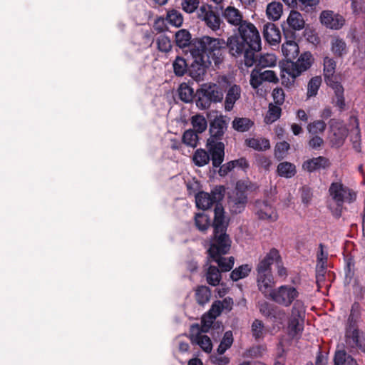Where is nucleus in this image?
I'll list each match as a JSON object with an SVG mask.
<instances>
[{"mask_svg": "<svg viewBox=\"0 0 365 365\" xmlns=\"http://www.w3.org/2000/svg\"><path fill=\"white\" fill-rule=\"evenodd\" d=\"M192 47L190 76L196 81H200L203 80V76L212 62L216 66L222 63L227 44L223 38L203 36L195 38Z\"/></svg>", "mask_w": 365, "mask_h": 365, "instance_id": "obj_1", "label": "nucleus"}, {"mask_svg": "<svg viewBox=\"0 0 365 365\" xmlns=\"http://www.w3.org/2000/svg\"><path fill=\"white\" fill-rule=\"evenodd\" d=\"M239 34H234L226 41L227 49L235 57L244 56V63L251 67L256 62L255 52L261 49V38L256 27L245 22L238 27Z\"/></svg>", "mask_w": 365, "mask_h": 365, "instance_id": "obj_2", "label": "nucleus"}, {"mask_svg": "<svg viewBox=\"0 0 365 365\" xmlns=\"http://www.w3.org/2000/svg\"><path fill=\"white\" fill-rule=\"evenodd\" d=\"M230 219L225 216L223 207L218 205L214 209L213 237L207 250L208 257L225 255L231 247L232 241L227 234Z\"/></svg>", "mask_w": 365, "mask_h": 365, "instance_id": "obj_3", "label": "nucleus"}, {"mask_svg": "<svg viewBox=\"0 0 365 365\" xmlns=\"http://www.w3.org/2000/svg\"><path fill=\"white\" fill-rule=\"evenodd\" d=\"M313 63L314 58L309 51L302 53L297 61H285L282 66V71L288 74V76L291 77V79L286 78L284 75H282V84L288 87L293 85L296 78L309 69Z\"/></svg>", "mask_w": 365, "mask_h": 365, "instance_id": "obj_4", "label": "nucleus"}, {"mask_svg": "<svg viewBox=\"0 0 365 365\" xmlns=\"http://www.w3.org/2000/svg\"><path fill=\"white\" fill-rule=\"evenodd\" d=\"M196 106L200 109H207L212 103L222 101L224 93L221 88L215 83H204L197 90Z\"/></svg>", "mask_w": 365, "mask_h": 365, "instance_id": "obj_5", "label": "nucleus"}, {"mask_svg": "<svg viewBox=\"0 0 365 365\" xmlns=\"http://www.w3.org/2000/svg\"><path fill=\"white\" fill-rule=\"evenodd\" d=\"M225 192V189L222 185L215 186L210 193L199 192L195 195L196 206L203 210L210 208L214 204H215V209L218 205L223 207L220 202L224 198Z\"/></svg>", "mask_w": 365, "mask_h": 365, "instance_id": "obj_6", "label": "nucleus"}, {"mask_svg": "<svg viewBox=\"0 0 365 365\" xmlns=\"http://www.w3.org/2000/svg\"><path fill=\"white\" fill-rule=\"evenodd\" d=\"M299 294L295 287L291 285H282L274 289L269 293L268 298L279 305L287 307L297 301Z\"/></svg>", "mask_w": 365, "mask_h": 365, "instance_id": "obj_7", "label": "nucleus"}, {"mask_svg": "<svg viewBox=\"0 0 365 365\" xmlns=\"http://www.w3.org/2000/svg\"><path fill=\"white\" fill-rule=\"evenodd\" d=\"M304 313V304L302 301L297 300L292 306L291 317L288 323V334L292 339L300 335L303 331L302 317Z\"/></svg>", "mask_w": 365, "mask_h": 365, "instance_id": "obj_8", "label": "nucleus"}, {"mask_svg": "<svg viewBox=\"0 0 365 365\" xmlns=\"http://www.w3.org/2000/svg\"><path fill=\"white\" fill-rule=\"evenodd\" d=\"M329 192L336 203H352L356 200L357 194L353 190L344 186L342 183L334 182L330 185Z\"/></svg>", "mask_w": 365, "mask_h": 365, "instance_id": "obj_9", "label": "nucleus"}, {"mask_svg": "<svg viewBox=\"0 0 365 365\" xmlns=\"http://www.w3.org/2000/svg\"><path fill=\"white\" fill-rule=\"evenodd\" d=\"M361 341V333H360L356 324V319L352 307L345 331L346 346L351 349H359Z\"/></svg>", "mask_w": 365, "mask_h": 365, "instance_id": "obj_10", "label": "nucleus"}, {"mask_svg": "<svg viewBox=\"0 0 365 365\" xmlns=\"http://www.w3.org/2000/svg\"><path fill=\"white\" fill-rule=\"evenodd\" d=\"M328 123L330 131L329 140L331 147L340 148L345 141L348 130L341 123L335 118L330 119Z\"/></svg>", "mask_w": 365, "mask_h": 365, "instance_id": "obj_11", "label": "nucleus"}, {"mask_svg": "<svg viewBox=\"0 0 365 365\" xmlns=\"http://www.w3.org/2000/svg\"><path fill=\"white\" fill-rule=\"evenodd\" d=\"M284 35L286 41L282 46V52L284 56L286 61H294L299 53L298 44L294 41L295 33L283 29Z\"/></svg>", "mask_w": 365, "mask_h": 365, "instance_id": "obj_12", "label": "nucleus"}, {"mask_svg": "<svg viewBox=\"0 0 365 365\" xmlns=\"http://www.w3.org/2000/svg\"><path fill=\"white\" fill-rule=\"evenodd\" d=\"M228 123L225 115L216 116L210 123L209 128L210 138L214 142H222L223 136L227 129Z\"/></svg>", "mask_w": 365, "mask_h": 365, "instance_id": "obj_13", "label": "nucleus"}, {"mask_svg": "<svg viewBox=\"0 0 365 365\" xmlns=\"http://www.w3.org/2000/svg\"><path fill=\"white\" fill-rule=\"evenodd\" d=\"M321 24L332 30H339L345 24V19L341 14L331 10H324L319 15Z\"/></svg>", "mask_w": 365, "mask_h": 365, "instance_id": "obj_14", "label": "nucleus"}, {"mask_svg": "<svg viewBox=\"0 0 365 365\" xmlns=\"http://www.w3.org/2000/svg\"><path fill=\"white\" fill-rule=\"evenodd\" d=\"M264 81L277 83L278 78L275 72L271 70L262 71V68L252 71L250 83L253 88H257Z\"/></svg>", "mask_w": 365, "mask_h": 365, "instance_id": "obj_15", "label": "nucleus"}, {"mask_svg": "<svg viewBox=\"0 0 365 365\" xmlns=\"http://www.w3.org/2000/svg\"><path fill=\"white\" fill-rule=\"evenodd\" d=\"M206 146L213 168L220 167L225 158V146L224 143L214 142L212 140H207Z\"/></svg>", "mask_w": 365, "mask_h": 365, "instance_id": "obj_16", "label": "nucleus"}, {"mask_svg": "<svg viewBox=\"0 0 365 365\" xmlns=\"http://www.w3.org/2000/svg\"><path fill=\"white\" fill-rule=\"evenodd\" d=\"M199 324H193L190 327V338L192 344H196L206 353H210L212 349V341L209 336L202 334Z\"/></svg>", "mask_w": 365, "mask_h": 365, "instance_id": "obj_17", "label": "nucleus"}, {"mask_svg": "<svg viewBox=\"0 0 365 365\" xmlns=\"http://www.w3.org/2000/svg\"><path fill=\"white\" fill-rule=\"evenodd\" d=\"M254 211L259 220L274 222L278 218L275 209L267 200H257L255 202Z\"/></svg>", "mask_w": 365, "mask_h": 365, "instance_id": "obj_18", "label": "nucleus"}, {"mask_svg": "<svg viewBox=\"0 0 365 365\" xmlns=\"http://www.w3.org/2000/svg\"><path fill=\"white\" fill-rule=\"evenodd\" d=\"M282 261L279 252L276 248H272L267 255L259 260L256 267L257 274L272 273L271 266L274 262Z\"/></svg>", "mask_w": 365, "mask_h": 365, "instance_id": "obj_19", "label": "nucleus"}, {"mask_svg": "<svg viewBox=\"0 0 365 365\" xmlns=\"http://www.w3.org/2000/svg\"><path fill=\"white\" fill-rule=\"evenodd\" d=\"M195 38H192L191 34L187 29H180L175 34V45L187 54L189 51L192 57V49Z\"/></svg>", "mask_w": 365, "mask_h": 365, "instance_id": "obj_20", "label": "nucleus"}, {"mask_svg": "<svg viewBox=\"0 0 365 365\" xmlns=\"http://www.w3.org/2000/svg\"><path fill=\"white\" fill-rule=\"evenodd\" d=\"M257 284L262 294L268 298L275 284L272 273L257 274Z\"/></svg>", "mask_w": 365, "mask_h": 365, "instance_id": "obj_21", "label": "nucleus"}, {"mask_svg": "<svg viewBox=\"0 0 365 365\" xmlns=\"http://www.w3.org/2000/svg\"><path fill=\"white\" fill-rule=\"evenodd\" d=\"M331 166L330 160L324 156H319L307 160L302 164L303 170L308 173H314L319 170H325Z\"/></svg>", "mask_w": 365, "mask_h": 365, "instance_id": "obj_22", "label": "nucleus"}, {"mask_svg": "<svg viewBox=\"0 0 365 365\" xmlns=\"http://www.w3.org/2000/svg\"><path fill=\"white\" fill-rule=\"evenodd\" d=\"M336 68V63L333 58L327 56L324 58V77L327 85L329 86L339 83L335 76Z\"/></svg>", "mask_w": 365, "mask_h": 365, "instance_id": "obj_23", "label": "nucleus"}, {"mask_svg": "<svg viewBox=\"0 0 365 365\" xmlns=\"http://www.w3.org/2000/svg\"><path fill=\"white\" fill-rule=\"evenodd\" d=\"M200 11L202 20L210 29L215 31L220 29L222 21L219 14L210 9L207 10L205 6L200 8Z\"/></svg>", "mask_w": 365, "mask_h": 365, "instance_id": "obj_24", "label": "nucleus"}, {"mask_svg": "<svg viewBox=\"0 0 365 365\" xmlns=\"http://www.w3.org/2000/svg\"><path fill=\"white\" fill-rule=\"evenodd\" d=\"M211 262H212L208 258L205 265L206 267L205 277L210 285L215 287L220 284L222 275L219 268L217 266L212 265Z\"/></svg>", "mask_w": 365, "mask_h": 365, "instance_id": "obj_25", "label": "nucleus"}, {"mask_svg": "<svg viewBox=\"0 0 365 365\" xmlns=\"http://www.w3.org/2000/svg\"><path fill=\"white\" fill-rule=\"evenodd\" d=\"M241 96V88L240 86L234 84L227 89L225 99V110L231 111L236 101Z\"/></svg>", "mask_w": 365, "mask_h": 365, "instance_id": "obj_26", "label": "nucleus"}, {"mask_svg": "<svg viewBox=\"0 0 365 365\" xmlns=\"http://www.w3.org/2000/svg\"><path fill=\"white\" fill-rule=\"evenodd\" d=\"M263 36L270 44H275L281 40L280 31L274 23H267L263 26Z\"/></svg>", "mask_w": 365, "mask_h": 365, "instance_id": "obj_27", "label": "nucleus"}, {"mask_svg": "<svg viewBox=\"0 0 365 365\" xmlns=\"http://www.w3.org/2000/svg\"><path fill=\"white\" fill-rule=\"evenodd\" d=\"M222 16L230 24L239 26L245 21H242L241 12L234 6H227L222 12Z\"/></svg>", "mask_w": 365, "mask_h": 365, "instance_id": "obj_28", "label": "nucleus"}, {"mask_svg": "<svg viewBox=\"0 0 365 365\" xmlns=\"http://www.w3.org/2000/svg\"><path fill=\"white\" fill-rule=\"evenodd\" d=\"M247 202V196L246 193L236 194L230 197L229 201L230 211L234 214L241 213Z\"/></svg>", "mask_w": 365, "mask_h": 365, "instance_id": "obj_29", "label": "nucleus"}, {"mask_svg": "<svg viewBox=\"0 0 365 365\" xmlns=\"http://www.w3.org/2000/svg\"><path fill=\"white\" fill-rule=\"evenodd\" d=\"M209 259L217 264L221 272H226L232 269L235 262L233 257H225L224 255H216L215 257H209Z\"/></svg>", "mask_w": 365, "mask_h": 365, "instance_id": "obj_30", "label": "nucleus"}, {"mask_svg": "<svg viewBox=\"0 0 365 365\" xmlns=\"http://www.w3.org/2000/svg\"><path fill=\"white\" fill-rule=\"evenodd\" d=\"M289 27L294 31H300L304 27V20L301 13L291 11L287 19Z\"/></svg>", "mask_w": 365, "mask_h": 365, "instance_id": "obj_31", "label": "nucleus"}, {"mask_svg": "<svg viewBox=\"0 0 365 365\" xmlns=\"http://www.w3.org/2000/svg\"><path fill=\"white\" fill-rule=\"evenodd\" d=\"M334 365H359L355 359L345 350H337L334 356Z\"/></svg>", "mask_w": 365, "mask_h": 365, "instance_id": "obj_32", "label": "nucleus"}, {"mask_svg": "<svg viewBox=\"0 0 365 365\" xmlns=\"http://www.w3.org/2000/svg\"><path fill=\"white\" fill-rule=\"evenodd\" d=\"M254 125V122L248 118L236 117L232 122V128L240 133L249 131Z\"/></svg>", "mask_w": 365, "mask_h": 365, "instance_id": "obj_33", "label": "nucleus"}, {"mask_svg": "<svg viewBox=\"0 0 365 365\" xmlns=\"http://www.w3.org/2000/svg\"><path fill=\"white\" fill-rule=\"evenodd\" d=\"M178 93L179 98L185 103L192 102L195 97L193 88L185 82L180 84Z\"/></svg>", "mask_w": 365, "mask_h": 365, "instance_id": "obj_34", "label": "nucleus"}, {"mask_svg": "<svg viewBox=\"0 0 365 365\" xmlns=\"http://www.w3.org/2000/svg\"><path fill=\"white\" fill-rule=\"evenodd\" d=\"M173 72L176 76L182 77L187 72L190 73V66L188 67L186 60L178 56L173 63Z\"/></svg>", "mask_w": 365, "mask_h": 365, "instance_id": "obj_35", "label": "nucleus"}, {"mask_svg": "<svg viewBox=\"0 0 365 365\" xmlns=\"http://www.w3.org/2000/svg\"><path fill=\"white\" fill-rule=\"evenodd\" d=\"M245 144L247 147L258 151L266 150L270 148L269 140L266 138H247L245 140Z\"/></svg>", "mask_w": 365, "mask_h": 365, "instance_id": "obj_36", "label": "nucleus"}, {"mask_svg": "<svg viewBox=\"0 0 365 365\" xmlns=\"http://www.w3.org/2000/svg\"><path fill=\"white\" fill-rule=\"evenodd\" d=\"M277 173L280 177L291 178L297 173L296 166L289 162H282L277 165Z\"/></svg>", "mask_w": 365, "mask_h": 365, "instance_id": "obj_37", "label": "nucleus"}, {"mask_svg": "<svg viewBox=\"0 0 365 365\" xmlns=\"http://www.w3.org/2000/svg\"><path fill=\"white\" fill-rule=\"evenodd\" d=\"M282 4L278 1H272L269 3L266 9V14L269 19L272 21L278 20L283 11Z\"/></svg>", "mask_w": 365, "mask_h": 365, "instance_id": "obj_38", "label": "nucleus"}, {"mask_svg": "<svg viewBox=\"0 0 365 365\" xmlns=\"http://www.w3.org/2000/svg\"><path fill=\"white\" fill-rule=\"evenodd\" d=\"M192 162L197 167H203L210 161V154L205 149H197L192 155Z\"/></svg>", "mask_w": 365, "mask_h": 365, "instance_id": "obj_39", "label": "nucleus"}, {"mask_svg": "<svg viewBox=\"0 0 365 365\" xmlns=\"http://www.w3.org/2000/svg\"><path fill=\"white\" fill-rule=\"evenodd\" d=\"M334 91L336 98L333 100V103L339 108L340 111H342L345 108V100L344 97V88L342 85L339 83L329 86Z\"/></svg>", "mask_w": 365, "mask_h": 365, "instance_id": "obj_40", "label": "nucleus"}, {"mask_svg": "<svg viewBox=\"0 0 365 365\" xmlns=\"http://www.w3.org/2000/svg\"><path fill=\"white\" fill-rule=\"evenodd\" d=\"M327 272V257H319V262L316 266V282L318 287H322V284L325 281V274Z\"/></svg>", "mask_w": 365, "mask_h": 365, "instance_id": "obj_41", "label": "nucleus"}, {"mask_svg": "<svg viewBox=\"0 0 365 365\" xmlns=\"http://www.w3.org/2000/svg\"><path fill=\"white\" fill-rule=\"evenodd\" d=\"M155 41L156 42L157 49L160 52L168 53L172 51L171 39L165 34H160L155 39Z\"/></svg>", "mask_w": 365, "mask_h": 365, "instance_id": "obj_42", "label": "nucleus"}, {"mask_svg": "<svg viewBox=\"0 0 365 365\" xmlns=\"http://www.w3.org/2000/svg\"><path fill=\"white\" fill-rule=\"evenodd\" d=\"M331 51L337 57H342L348 52L346 42L340 38L331 41Z\"/></svg>", "mask_w": 365, "mask_h": 365, "instance_id": "obj_43", "label": "nucleus"}, {"mask_svg": "<svg viewBox=\"0 0 365 365\" xmlns=\"http://www.w3.org/2000/svg\"><path fill=\"white\" fill-rule=\"evenodd\" d=\"M190 123L193 127V130L197 133H202L207 128L206 118L201 114H196L192 116Z\"/></svg>", "mask_w": 365, "mask_h": 365, "instance_id": "obj_44", "label": "nucleus"}, {"mask_svg": "<svg viewBox=\"0 0 365 365\" xmlns=\"http://www.w3.org/2000/svg\"><path fill=\"white\" fill-rule=\"evenodd\" d=\"M252 270V266L248 264H245L239 266L232 271L230 273V278L237 282L239 279L245 278L247 277Z\"/></svg>", "mask_w": 365, "mask_h": 365, "instance_id": "obj_45", "label": "nucleus"}, {"mask_svg": "<svg viewBox=\"0 0 365 365\" xmlns=\"http://www.w3.org/2000/svg\"><path fill=\"white\" fill-rule=\"evenodd\" d=\"M211 297V291L207 286H200L195 291V299L200 305L207 303Z\"/></svg>", "mask_w": 365, "mask_h": 365, "instance_id": "obj_46", "label": "nucleus"}, {"mask_svg": "<svg viewBox=\"0 0 365 365\" xmlns=\"http://www.w3.org/2000/svg\"><path fill=\"white\" fill-rule=\"evenodd\" d=\"M281 105L269 103V109L264 119L267 123H272L280 118L282 112V109L279 107Z\"/></svg>", "mask_w": 365, "mask_h": 365, "instance_id": "obj_47", "label": "nucleus"}, {"mask_svg": "<svg viewBox=\"0 0 365 365\" xmlns=\"http://www.w3.org/2000/svg\"><path fill=\"white\" fill-rule=\"evenodd\" d=\"M198 140L197 133L191 129L185 131L182 138V143L192 148L197 147Z\"/></svg>", "mask_w": 365, "mask_h": 365, "instance_id": "obj_48", "label": "nucleus"}, {"mask_svg": "<svg viewBox=\"0 0 365 365\" xmlns=\"http://www.w3.org/2000/svg\"><path fill=\"white\" fill-rule=\"evenodd\" d=\"M166 19L170 24L175 27L181 26L183 22V17L182 14L175 9L168 11L167 12Z\"/></svg>", "mask_w": 365, "mask_h": 365, "instance_id": "obj_49", "label": "nucleus"}, {"mask_svg": "<svg viewBox=\"0 0 365 365\" xmlns=\"http://www.w3.org/2000/svg\"><path fill=\"white\" fill-rule=\"evenodd\" d=\"M326 128L327 124L322 120H316L307 125V130L310 135L322 134Z\"/></svg>", "mask_w": 365, "mask_h": 365, "instance_id": "obj_50", "label": "nucleus"}, {"mask_svg": "<svg viewBox=\"0 0 365 365\" xmlns=\"http://www.w3.org/2000/svg\"><path fill=\"white\" fill-rule=\"evenodd\" d=\"M264 323L259 319H255L251 326L252 336L255 340H259L264 337Z\"/></svg>", "mask_w": 365, "mask_h": 365, "instance_id": "obj_51", "label": "nucleus"}, {"mask_svg": "<svg viewBox=\"0 0 365 365\" xmlns=\"http://www.w3.org/2000/svg\"><path fill=\"white\" fill-rule=\"evenodd\" d=\"M195 223L199 230L205 232L210 227V218L205 214L198 213L195 217Z\"/></svg>", "mask_w": 365, "mask_h": 365, "instance_id": "obj_52", "label": "nucleus"}, {"mask_svg": "<svg viewBox=\"0 0 365 365\" xmlns=\"http://www.w3.org/2000/svg\"><path fill=\"white\" fill-rule=\"evenodd\" d=\"M322 83V78L315 76L312 78L307 85V96L309 97L315 96Z\"/></svg>", "mask_w": 365, "mask_h": 365, "instance_id": "obj_53", "label": "nucleus"}, {"mask_svg": "<svg viewBox=\"0 0 365 365\" xmlns=\"http://www.w3.org/2000/svg\"><path fill=\"white\" fill-rule=\"evenodd\" d=\"M289 144L286 141L277 143L274 148V156L278 160H281L285 157L286 153L289 149Z\"/></svg>", "mask_w": 365, "mask_h": 365, "instance_id": "obj_54", "label": "nucleus"}, {"mask_svg": "<svg viewBox=\"0 0 365 365\" xmlns=\"http://www.w3.org/2000/svg\"><path fill=\"white\" fill-rule=\"evenodd\" d=\"M215 319V316H212L208 313L203 314L201 319V325H199L200 331L204 333L208 332Z\"/></svg>", "mask_w": 365, "mask_h": 365, "instance_id": "obj_55", "label": "nucleus"}, {"mask_svg": "<svg viewBox=\"0 0 365 365\" xmlns=\"http://www.w3.org/2000/svg\"><path fill=\"white\" fill-rule=\"evenodd\" d=\"M350 140L354 150L357 153H360L361 151V133L358 128L351 130L350 133Z\"/></svg>", "mask_w": 365, "mask_h": 365, "instance_id": "obj_56", "label": "nucleus"}, {"mask_svg": "<svg viewBox=\"0 0 365 365\" xmlns=\"http://www.w3.org/2000/svg\"><path fill=\"white\" fill-rule=\"evenodd\" d=\"M255 162L258 168H262L266 171L269 170V168L272 164L270 158L262 154L256 155Z\"/></svg>", "mask_w": 365, "mask_h": 365, "instance_id": "obj_57", "label": "nucleus"}, {"mask_svg": "<svg viewBox=\"0 0 365 365\" xmlns=\"http://www.w3.org/2000/svg\"><path fill=\"white\" fill-rule=\"evenodd\" d=\"M302 11L311 12L316 10L320 0H298Z\"/></svg>", "mask_w": 365, "mask_h": 365, "instance_id": "obj_58", "label": "nucleus"}, {"mask_svg": "<svg viewBox=\"0 0 365 365\" xmlns=\"http://www.w3.org/2000/svg\"><path fill=\"white\" fill-rule=\"evenodd\" d=\"M365 2L364 0H351V8L354 15L365 14Z\"/></svg>", "mask_w": 365, "mask_h": 365, "instance_id": "obj_59", "label": "nucleus"}, {"mask_svg": "<svg viewBox=\"0 0 365 365\" xmlns=\"http://www.w3.org/2000/svg\"><path fill=\"white\" fill-rule=\"evenodd\" d=\"M167 23V19H164L162 17L158 18L155 20L153 23V30L158 34L164 33L168 31V26Z\"/></svg>", "mask_w": 365, "mask_h": 365, "instance_id": "obj_60", "label": "nucleus"}, {"mask_svg": "<svg viewBox=\"0 0 365 365\" xmlns=\"http://www.w3.org/2000/svg\"><path fill=\"white\" fill-rule=\"evenodd\" d=\"M199 3V0H182L181 5L185 12L191 14L197 9Z\"/></svg>", "mask_w": 365, "mask_h": 365, "instance_id": "obj_61", "label": "nucleus"}, {"mask_svg": "<svg viewBox=\"0 0 365 365\" xmlns=\"http://www.w3.org/2000/svg\"><path fill=\"white\" fill-rule=\"evenodd\" d=\"M324 140L318 135H311L308 145L313 150H318L324 145Z\"/></svg>", "mask_w": 365, "mask_h": 365, "instance_id": "obj_62", "label": "nucleus"}, {"mask_svg": "<svg viewBox=\"0 0 365 365\" xmlns=\"http://www.w3.org/2000/svg\"><path fill=\"white\" fill-rule=\"evenodd\" d=\"M275 104L282 105L284 102L285 95L282 88H275L272 93Z\"/></svg>", "mask_w": 365, "mask_h": 365, "instance_id": "obj_63", "label": "nucleus"}, {"mask_svg": "<svg viewBox=\"0 0 365 365\" xmlns=\"http://www.w3.org/2000/svg\"><path fill=\"white\" fill-rule=\"evenodd\" d=\"M265 351V349L262 345H257L250 347L247 349L246 352V355L248 357L252 358H257L262 356L263 352Z\"/></svg>", "mask_w": 365, "mask_h": 365, "instance_id": "obj_64", "label": "nucleus"}]
</instances>
